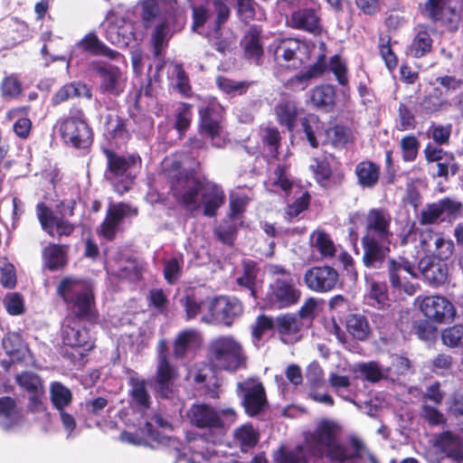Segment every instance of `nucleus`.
I'll list each match as a JSON object with an SVG mask.
<instances>
[{
	"label": "nucleus",
	"instance_id": "6ab92c4d",
	"mask_svg": "<svg viewBox=\"0 0 463 463\" xmlns=\"http://www.w3.org/2000/svg\"><path fill=\"white\" fill-rule=\"evenodd\" d=\"M391 215L382 209H372L366 216V234L363 239L379 240L390 243L392 232L390 231Z\"/></svg>",
	"mask_w": 463,
	"mask_h": 463
},
{
	"label": "nucleus",
	"instance_id": "bf43d9fd",
	"mask_svg": "<svg viewBox=\"0 0 463 463\" xmlns=\"http://www.w3.org/2000/svg\"><path fill=\"white\" fill-rule=\"evenodd\" d=\"M184 266L183 256H175L167 260L164 268V276L168 283H175L181 275Z\"/></svg>",
	"mask_w": 463,
	"mask_h": 463
},
{
	"label": "nucleus",
	"instance_id": "13d9d810",
	"mask_svg": "<svg viewBox=\"0 0 463 463\" xmlns=\"http://www.w3.org/2000/svg\"><path fill=\"white\" fill-rule=\"evenodd\" d=\"M437 203L445 219H456L462 212L463 204L456 198L445 197Z\"/></svg>",
	"mask_w": 463,
	"mask_h": 463
},
{
	"label": "nucleus",
	"instance_id": "f704fd0d",
	"mask_svg": "<svg viewBox=\"0 0 463 463\" xmlns=\"http://www.w3.org/2000/svg\"><path fill=\"white\" fill-rule=\"evenodd\" d=\"M106 38L112 44L126 47L132 40H136V35L133 33L131 24L124 22L120 26L109 24L106 29Z\"/></svg>",
	"mask_w": 463,
	"mask_h": 463
},
{
	"label": "nucleus",
	"instance_id": "58836bf2",
	"mask_svg": "<svg viewBox=\"0 0 463 463\" xmlns=\"http://www.w3.org/2000/svg\"><path fill=\"white\" fill-rule=\"evenodd\" d=\"M420 107L425 112L433 113L449 110L452 107V103L443 96L442 90L439 87H436L432 93L422 99Z\"/></svg>",
	"mask_w": 463,
	"mask_h": 463
},
{
	"label": "nucleus",
	"instance_id": "5701e85b",
	"mask_svg": "<svg viewBox=\"0 0 463 463\" xmlns=\"http://www.w3.org/2000/svg\"><path fill=\"white\" fill-rule=\"evenodd\" d=\"M36 213L42 228L51 236H69L74 230L68 221L54 216L43 203L37 204Z\"/></svg>",
	"mask_w": 463,
	"mask_h": 463
},
{
	"label": "nucleus",
	"instance_id": "2eb2a0df",
	"mask_svg": "<svg viewBox=\"0 0 463 463\" xmlns=\"http://www.w3.org/2000/svg\"><path fill=\"white\" fill-rule=\"evenodd\" d=\"M307 55V47L305 43L294 38L280 40L274 48V58L280 65L298 68Z\"/></svg>",
	"mask_w": 463,
	"mask_h": 463
},
{
	"label": "nucleus",
	"instance_id": "f03ea898",
	"mask_svg": "<svg viewBox=\"0 0 463 463\" xmlns=\"http://www.w3.org/2000/svg\"><path fill=\"white\" fill-rule=\"evenodd\" d=\"M58 294L76 317H67L61 329L64 345L80 348L83 355L94 347V340L79 318H90L94 315V297L91 285L85 280L65 278L57 288Z\"/></svg>",
	"mask_w": 463,
	"mask_h": 463
},
{
	"label": "nucleus",
	"instance_id": "cd10ccee",
	"mask_svg": "<svg viewBox=\"0 0 463 463\" xmlns=\"http://www.w3.org/2000/svg\"><path fill=\"white\" fill-rule=\"evenodd\" d=\"M203 343V335L196 329H185L181 331L174 342V355L182 359L190 352L198 349Z\"/></svg>",
	"mask_w": 463,
	"mask_h": 463
},
{
	"label": "nucleus",
	"instance_id": "f257e3e1",
	"mask_svg": "<svg viewBox=\"0 0 463 463\" xmlns=\"http://www.w3.org/2000/svg\"><path fill=\"white\" fill-rule=\"evenodd\" d=\"M163 168L171 179V193L175 201L192 216L202 213L214 217L224 204L226 196L219 184L197 179L175 158L166 157Z\"/></svg>",
	"mask_w": 463,
	"mask_h": 463
},
{
	"label": "nucleus",
	"instance_id": "49530a36",
	"mask_svg": "<svg viewBox=\"0 0 463 463\" xmlns=\"http://www.w3.org/2000/svg\"><path fill=\"white\" fill-rule=\"evenodd\" d=\"M259 440V434L251 425L245 424L234 431V442L242 451L253 448Z\"/></svg>",
	"mask_w": 463,
	"mask_h": 463
},
{
	"label": "nucleus",
	"instance_id": "4c0bfd02",
	"mask_svg": "<svg viewBox=\"0 0 463 463\" xmlns=\"http://www.w3.org/2000/svg\"><path fill=\"white\" fill-rule=\"evenodd\" d=\"M275 113L280 125L292 130L295 127L298 117V110L295 101L283 99L275 107Z\"/></svg>",
	"mask_w": 463,
	"mask_h": 463
},
{
	"label": "nucleus",
	"instance_id": "0e129e2a",
	"mask_svg": "<svg viewBox=\"0 0 463 463\" xmlns=\"http://www.w3.org/2000/svg\"><path fill=\"white\" fill-rule=\"evenodd\" d=\"M4 305L12 316H18L24 311V302L23 297L17 292H12L5 295L4 298Z\"/></svg>",
	"mask_w": 463,
	"mask_h": 463
},
{
	"label": "nucleus",
	"instance_id": "b1692460",
	"mask_svg": "<svg viewBox=\"0 0 463 463\" xmlns=\"http://www.w3.org/2000/svg\"><path fill=\"white\" fill-rule=\"evenodd\" d=\"M137 212L125 203L112 204L99 227V234L107 240H113L119 228L120 222L127 216L137 215Z\"/></svg>",
	"mask_w": 463,
	"mask_h": 463
},
{
	"label": "nucleus",
	"instance_id": "79ce46f5",
	"mask_svg": "<svg viewBox=\"0 0 463 463\" xmlns=\"http://www.w3.org/2000/svg\"><path fill=\"white\" fill-rule=\"evenodd\" d=\"M50 400L55 410H66L72 402V393L62 383L53 382L50 385Z\"/></svg>",
	"mask_w": 463,
	"mask_h": 463
},
{
	"label": "nucleus",
	"instance_id": "bb28decb",
	"mask_svg": "<svg viewBox=\"0 0 463 463\" xmlns=\"http://www.w3.org/2000/svg\"><path fill=\"white\" fill-rule=\"evenodd\" d=\"M210 300L211 298H203L194 291H185L184 295L179 299V303L185 314V319L190 321L199 318L201 321L203 314H206L208 311Z\"/></svg>",
	"mask_w": 463,
	"mask_h": 463
},
{
	"label": "nucleus",
	"instance_id": "c03bdc74",
	"mask_svg": "<svg viewBox=\"0 0 463 463\" xmlns=\"http://www.w3.org/2000/svg\"><path fill=\"white\" fill-rule=\"evenodd\" d=\"M346 328L350 335L357 340H365L370 334V326L366 317L359 314H351L346 318Z\"/></svg>",
	"mask_w": 463,
	"mask_h": 463
},
{
	"label": "nucleus",
	"instance_id": "680f3d73",
	"mask_svg": "<svg viewBox=\"0 0 463 463\" xmlns=\"http://www.w3.org/2000/svg\"><path fill=\"white\" fill-rule=\"evenodd\" d=\"M310 169L314 173L316 180L323 186H325L331 175V167L326 158H315L310 165Z\"/></svg>",
	"mask_w": 463,
	"mask_h": 463
},
{
	"label": "nucleus",
	"instance_id": "9d476101",
	"mask_svg": "<svg viewBox=\"0 0 463 463\" xmlns=\"http://www.w3.org/2000/svg\"><path fill=\"white\" fill-rule=\"evenodd\" d=\"M294 9L287 19V24L294 29L318 35L322 32L320 16L315 0H283Z\"/></svg>",
	"mask_w": 463,
	"mask_h": 463
},
{
	"label": "nucleus",
	"instance_id": "f3484780",
	"mask_svg": "<svg viewBox=\"0 0 463 463\" xmlns=\"http://www.w3.org/2000/svg\"><path fill=\"white\" fill-rule=\"evenodd\" d=\"M238 390L242 392V405L250 416L257 415L266 405L267 399L262 383L257 379H248L238 383Z\"/></svg>",
	"mask_w": 463,
	"mask_h": 463
},
{
	"label": "nucleus",
	"instance_id": "e2e57ef3",
	"mask_svg": "<svg viewBox=\"0 0 463 463\" xmlns=\"http://www.w3.org/2000/svg\"><path fill=\"white\" fill-rule=\"evenodd\" d=\"M321 71L317 68V66L311 67L309 70H307L305 72H300L291 78L288 84V86L295 90H305L309 83V80L311 78H313L315 75L319 74Z\"/></svg>",
	"mask_w": 463,
	"mask_h": 463
},
{
	"label": "nucleus",
	"instance_id": "c85d7f7f",
	"mask_svg": "<svg viewBox=\"0 0 463 463\" xmlns=\"http://www.w3.org/2000/svg\"><path fill=\"white\" fill-rule=\"evenodd\" d=\"M435 446L448 458L461 463L463 459V437L451 431L442 432L435 440Z\"/></svg>",
	"mask_w": 463,
	"mask_h": 463
},
{
	"label": "nucleus",
	"instance_id": "dca6fc26",
	"mask_svg": "<svg viewBox=\"0 0 463 463\" xmlns=\"http://www.w3.org/2000/svg\"><path fill=\"white\" fill-rule=\"evenodd\" d=\"M92 69L100 77L99 90L101 92L112 96L121 94L126 87L127 77L117 66L93 62Z\"/></svg>",
	"mask_w": 463,
	"mask_h": 463
},
{
	"label": "nucleus",
	"instance_id": "412c9836",
	"mask_svg": "<svg viewBox=\"0 0 463 463\" xmlns=\"http://www.w3.org/2000/svg\"><path fill=\"white\" fill-rule=\"evenodd\" d=\"M158 351L159 354L156 390L161 397L169 398L172 393L171 381L175 376V368L167 360L166 345L164 340L159 342Z\"/></svg>",
	"mask_w": 463,
	"mask_h": 463
},
{
	"label": "nucleus",
	"instance_id": "2f4dec72",
	"mask_svg": "<svg viewBox=\"0 0 463 463\" xmlns=\"http://www.w3.org/2000/svg\"><path fill=\"white\" fill-rule=\"evenodd\" d=\"M260 35L261 29L258 25H252L246 31L241 43L245 56L254 61H258L263 54V44Z\"/></svg>",
	"mask_w": 463,
	"mask_h": 463
},
{
	"label": "nucleus",
	"instance_id": "5fc2aeb1",
	"mask_svg": "<svg viewBox=\"0 0 463 463\" xmlns=\"http://www.w3.org/2000/svg\"><path fill=\"white\" fill-rule=\"evenodd\" d=\"M350 130L343 126H335L325 131L324 143L327 142L334 146H343L350 139Z\"/></svg>",
	"mask_w": 463,
	"mask_h": 463
},
{
	"label": "nucleus",
	"instance_id": "c9c22d12",
	"mask_svg": "<svg viewBox=\"0 0 463 463\" xmlns=\"http://www.w3.org/2000/svg\"><path fill=\"white\" fill-rule=\"evenodd\" d=\"M85 97L89 99H91L92 94L90 90L86 84L82 82H71L62 86L53 96L52 103L60 104L75 97Z\"/></svg>",
	"mask_w": 463,
	"mask_h": 463
},
{
	"label": "nucleus",
	"instance_id": "864d4df0",
	"mask_svg": "<svg viewBox=\"0 0 463 463\" xmlns=\"http://www.w3.org/2000/svg\"><path fill=\"white\" fill-rule=\"evenodd\" d=\"M216 84L222 92L236 96L244 94L251 83L249 81H235L220 76L216 79Z\"/></svg>",
	"mask_w": 463,
	"mask_h": 463
},
{
	"label": "nucleus",
	"instance_id": "37998d69",
	"mask_svg": "<svg viewBox=\"0 0 463 463\" xmlns=\"http://www.w3.org/2000/svg\"><path fill=\"white\" fill-rule=\"evenodd\" d=\"M311 246L325 258L335 256L336 247L328 234L322 231H315L310 235Z\"/></svg>",
	"mask_w": 463,
	"mask_h": 463
},
{
	"label": "nucleus",
	"instance_id": "3c124183",
	"mask_svg": "<svg viewBox=\"0 0 463 463\" xmlns=\"http://www.w3.org/2000/svg\"><path fill=\"white\" fill-rule=\"evenodd\" d=\"M311 101L317 108H328L335 102V90L330 85H322L313 90Z\"/></svg>",
	"mask_w": 463,
	"mask_h": 463
},
{
	"label": "nucleus",
	"instance_id": "69168bd1",
	"mask_svg": "<svg viewBox=\"0 0 463 463\" xmlns=\"http://www.w3.org/2000/svg\"><path fill=\"white\" fill-rule=\"evenodd\" d=\"M435 82L443 89L442 92L444 97L463 88V79L451 75L438 77Z\"/></svg>",
	"mask_w": 463,
	"mask_h": 463
},
{
	"label": "nucleus",
	"instance_id": "09e8293b",
	"mask_svg": "<svg viewBox=\"0 0 463 463\" xmlns=\"http://www.w3.org/2000/svg\"><path fill=\"white\" fill-rule=\"evenodd\" d=\"M442 238L441 234L428 229L421 232L420 235V247L427 256L435 258Z\"/></svg>",
	"mask_w": 463,
	"mask_h": 463
},
{
	"label": "nucleus",
	"instance_id": "0eeeda50",
	"mask_svg": "<svg viewBox=\"0 0 463 463\" xmlns=\"http://www.w3.org/2000/svg\"><path fill=\"white\" fill-rule=\"evenodd\" d=\"M266 188L278 194L288 196L291 193L300 194V196L286 209V217L290 221L307 209L310 196L307 192L301 193L299 186L291 179L285 166L279 165L265 182Z\"/></svg>",
	"mask_w": 463,
	"mask_h": 463
},
{
	"label": "nucleus",
	"instance_id": "ddd939ff",
	"mask_svg": "<svg viewBox=\"0 0 463 463\" xmlns=\"http://www.w3.org/2000/svg\"><path fill=\"white\" fill-rule=\"evenodd\" d=\"M206 440L200 438L189 440L188 447L184 451H177L176 462L185 463H232V458L219 455L213 446L203 447Z\"/></svg>",
	"mask_w": 463,
	"mask_h": 463
},
{
	"label": "nucleus",
	"instance_id": "6e6d98bb",
	"mask_svg": "<svg viewBox=\"0 0 463 463\" xmlns=\"http://www.w3.org/2000/svg\"><path fill=\"white\" fill-rule=\"evenodd\" d=\"M239 223L241 222L229 218L214 229V234L222 242L232 244L234 241Z\"/></svg>",
	"mask_w": 463,
	"mask_h": 463
},
{
	"label": "nucleus",
	"instance_id": "8fccbe9b",
	"mask_svg": "<svg viewBox=\"0 0 463 463\" xmlns=\"http://www.w3.org/2000/svg\"><path fill=\"white\" fill-rule=\"evenodd\" d=\"M43 254L45 265L49 269L53 270L61 268L66 262L65 252L61 246L50 245L44 249Z\"/></svg>",
	"mask_w": 463,
	"mask_h": 463
},
{
	"label": "nucleus",
	"instance_id": "ea45409f",
	"mask_svg": "<svg viewBox=\"0 0 463 463\" xmlns=\"http://www.w3.org/2000/svg\"><path fill=\"white\" fill-rule=\"evenodd\" d=\"M3 346L6 354L11 356L13 362H22L25 359L26 355H29V350L18 334L11 333L5 336Z\"/></svg>",
	"mask_w": 463,
	"mask_h": 463
},
{
	"label": "nucleus",
	"instance_id": "39448f33",
	"mask_svg": "<svg viewBox=\"0 0 463 463\" xmlns=\"http://www.w3.org/2000/svg\"><path fill=\"white\" fill-rule=\"evenodd\" d=\"M269 271L278 275V278L269 285L268 302L277 308H286L297 304L301 296L297 278L279 265H269Z\"/></svg>",
	"mask_w": 463,
	"mask_h": 463
},
{
	"label": "nucleus",
	"instance_id": "20e7f679",
	"mask_svg": "<svg viewBox=\"0 0 463 463\" xmlns=\"http://www.w3.org/2000/svg\"><path fill=\"white\" fill-rule=\"evenodd\" d=\"M187 415L193 425L213 431L207 438V442L213 445L221 439L224 430L232 425L237 418L235 411L232 408L216 411L212 406L203 403L193 405Z\"/></svg>",
	"mask_w": 463,
	"mask_h": 463
},
{
	"label": "nucleus",
	"instance_id": "774afa93",
	"mask_svg": "<svg viewBox=\"0 0 463 463\" xmlns=\"http://www.w3.org/2000/svg\"><path fill=\"white\" fill-rule=\"evenodd\" d=\"M443 343L450 347L463 345V326L456 325L442 332Z\"/></svg>",
	"mask_w": 463,
	"mask_h": 463
},
{
	"label": "nucleus",
	"instance_id": "a211bd4d",
	"mask_svg": "<svg viewBox=\"0 0 463 463\" xmlns=\"http://www.w3.org/2000/svg\"><path fill=\"white\" fill-rule=\"evenodd\" d=\"M304 280L309 289L324 293L331 291L336 287L339 275L336 269L330 266H317L306 271Z\"/></svg>",
	"mask_w": 463,
	"mask_h": 463
},
{
	"label": "nucleus",
	"instance_id": "aec40b11",
	"mask_svg": "<svg viewBox=\"0 0 463 463\" xmlns=\"http://www.w3.org/2000/svg\"><path fill=\"white\" fill-rule=\"evenodd\" d=\"M420 308L426 317L438 323H445L455 317L452 303L441 296H429L422 298Z\"/></svg>",
	"mask_w": 463,
	"mask_h": 463
},
{
	"label": "nucleus",
	"instance_id": "052dcab7",
	"mask_svg": "<svg viewBox=\"0 0 463 463\" xmlns=\"http://www.w3.org/2000/svg\"><path fill=\"white\" fill-rule=\"evenodd\" d=\"M437 202L427 204L420 212L419 222L422 225H430L444 221Z\"/></svg>",
	"mask_w": 463,
	"mask_h": 463
},
{
	"label": "nucleus",
	"instance_id": "393cba45",
	"mask_svg": "<svg viewBox=\"0 0 463 463\" xmlns=\"http://www.w3.org/2000/svg\"><path fill=\"white\" fill-rule=\"evenodd\" d=\"M301 327V319L296 315L285 314L274 318V331L284 344L289 345L298 341Z\"/></svg>",
	"mask_w": 463,
	"mask_h": 463
},
{
	"label": "nucleus",
	"instance_id": "f8f14e48",
	"mask_svg": "<svg viewBox=\"0 0 463 463\" xmlns=\"http://www.w3.org/2000/svg\"><path fill=\"white\" fill-rule=\"evenodd\" d=\"M60 133L65 143L75 147L84 148L91 143L92 134L80 110L71 112L60 122Z\"/></svg>",
	"mask_w": 463,
	"mask_h": 463
},
{
	"label": "nucleus",
	"instance_id": "7c9ffc66",
	"mask_svg": "<svg viewBox=\"0 0 463 463\" xmlns=\"http://www.w3.org/2000/svg\"><path fill=\"white\" fill-rule=\"evenodd\" d=\"M432 44L430 29L425 25H418L416 34L406 49V54L412 58H421L430 52Z\"/></svg>",
	"mask_w": 463,
	"mask_h": 463
},
{
	"label": "nucleus",
	"instance_id": "a18cd8bd",
	"mask_svg": "<svg viewBox=\"0 0 463 463\" xmlns=\"http://www.w3.org/2000/svg\"><path fill=\"white\" fill-rule=\"evenodd\" d=\"M194 381L204 385L209 397L217 398L219 396V380L211 368L204 367L199 370L194 375Z\"/></svg>",
	"mask_w": 463,
	"mask_h": 463
},
{
	"label": "nucleus",
	"instance_id": "4d7b16f0",
	"mask_svg": "<svg viewBox=\"0 0 463 463\" xmlns=\"http://www.w3.org/2000/svg\"><path fill=\"white\" fill-rule=\"evenodd\" d=\"M260 136L263 146L267 150V156L275 157L280 141L279 130L275 128H266L261 130Z\"/></svg>",
	"mask_w": 463,
	"mask_h": 463
},
{
	"label": "nucleus",
	"instance_id": "338daca9",
	"mask_svg": "<svg viewBox=\"0 0 463 463\" xmlns=\"http://www.w3.org/2000/svg\"><path fill=\"white\" fill-rule=\"evenodd\" d=\"M438 22H440L442 25L451 32L457 31L461 23V14L449 5L444 13L441 14V17L438 19Z\"/></svg>",
	"mask_w": 463,
	"mask_h": 463
},
{
	"label": "nucleus",
	"instance_id": "a878e982",
	"mask_svg": "<svg viewBox=\"0 0 463 463\" xmlns=\"http://www.w3.org/2000/svg\"><path fill=\"white\" fill-rule=\"evenodd\" d=\"M418 270L425 280L432 286L442 285L448 279V265L440 262V260H435L430 256L420 259L418 264Z\"/></svg>",
	"mask_w": 463,
	"mask_h": 463
},
{
	"label": "nucleus",
	"instance_id": "de8ad7c7",
	"mask_svg": "<svg viewBox=\"0 0 463 463\" xmlns=\"http://www.w3.org/2000/svg\"><path fill=\"white\" fill-rule=\"evenodd\" d=\"M450 0H425L419 5L420 14L432 22H438L449 5Z\"/></svg>",
	"mask_w": 463,
	"mask_h": 463
},
{
	"label": "nucleus",
	"instance_id": "e433bc0d",
	"mask_svg": "<svg viewBox=\"0 0 463 463\" xmlns=\"http://www.w3.org/2000/svg\"><path fill=\"white\" fill-rule=\"evenodd\" d=\"M368 290L365 299L368 305L376 308H384L389 304L387 287L383 282H377L373 279L367 281Z\"/></svg>",
	"mask_w": 463,
	"mask_h": 463
},
{
	"label": "nucleus",
	"instance_id": "1a4fd4ad",
	"mask_svg": "<svg viewBox=\"0 0 463 463\" xmlns=\"http://www.w3.org/2000/svg\"><path fill=\"white\" fill-rule=\"evenodd\" d=\"M105 153L108 159L106 178L113 185L115 191L122 194L129 190L134 178L133 168L140 158L134 155L125 157L109 150H106Z\"/></svg>",
	"mask_w": 463,
	"mask_h": 463
},
{
	"label": "nucleus",
	"instance_id": "72a5a7b5",
	"mask_svg": "<svg viewBox=\"0 0 463 463\" xmlns=\"http://www.w3.org/2000/svg\"><path fill=\"white\" fill-rule=\"evenodd\" d=\"M303 131L312 147H317L324 143L325 126L319 118L314 114H308L302 119Z\"/></svg>",
	"mask_w": 463,
	"mask_h": 463
},
{
	"label": "nucleus",
	"instance_id": "473e14b6",
	"mask_svg": "<svg viewBox=\"0 0 463 463\" xmlns=\"http://www.w3.org/2000/svg\"><path fill=\"white\" fill-rule=\"evenodd\" d=\"M22 422L15 401L11 397L0 398V426L5 430L18 427Z\"/></svg>",
	"mask_w": 463,
	"mask_h": 463
},
{
	"label": "nucleus",
	"instance_id": "9b49d317",
	"mask_svg": "<svg viewBox=\"0 0 463 463\" xmlns=\"http://www.w3.org/2000/svg\"><path fill=\"white\" fill-rule=\"evenodd\" d=\"M241 313L242 306L237 298L221 296L211 298L208 304V311L203 314L201 322L208 325L220 324L230 326Z\"/></svg>",
	"mask_w": 463,
	"mask_h": 463
},
{
	"label": "nucleus",
	"instance_id": "4468645a",
	"mask_svg": "<svg viewBox=\"0 0 463 463\" xmlns=\"http://www.w3.org/2000/svg\"><path fill=\"white\" fill-rule=\"evenodd\" d=\"M388 270L392 288L403 290L408 295L416 293L417 286L410 282V279L417 277L413 264L403 258L392 259L388 261Z\"/></svg>",
	"mask_w": 463,
	"mask_h": 463
},
{
	"label": "nucleus",
	"instance_id": "a19ab883",
	"mask_svg": "<svg viewBox=\"0 0 463 463\" xmlns=\"http://www.w3.org/2000/svg\"><path fill=\"white\" fill-rule=\"evenodd\" d=\"M355 174L363 187H373L379 179L380 168L373 162L364 161L356 165Z\"/></svg>",
	"mask_w": 463,
	"mask_h": 463
},
{
	"label": "nucleus",
	"instance_id": "c756f323",
	"mask_svg": "<svg viewBox=\"0 0 463 463\" xmlns=\"http://www.w3.org/2000/svg\"><path fill=\"white\" fill-rule=\"evenodd\" d=\"M364 256L363 261L367 268L379 269L389 252V244L383 243L379 240L363 239Z\"/></svg>",
	"mask_w": 463,
	"mask_h": 463
},
{
	"label": "nucleus",
	"instance_id": "423d86ee",
	"mask_svg": "<svg viewBox=\"0 0 463 463\" xmlns=\"http://www.w3.org/2000/svg\"><path fill=\"white\" fill-rule=\"evenodd\" d=\"M141 20L146 29L154 27L151 41L154 54L158 57L167 46L173 32L170 28V16L163 14L159 4L156 0H143L140 2Z\"/></svg>",
	"mask_w": 463,
	"mask_h": 463
},
{
	"label": "nucleus",
	"instance_id": "4be33fe9",
	"mask_svg": "<svg viewBox=\"0 0 463 463\" xmlns=\"http://www.w3.org/2000/svg\"><path fill=\"white\" fill-rule=\"evenodd\" d=\"M85 52L103 55L111 60H118L121 57L119 52L104 45L94 33H88L71 50L67 68L71 61L77 57L84 55Z\"/></svg>",
	"mask_w": 463,
	"mask_h": 463
},
{
	"label": "nucleus",
	"instance_id": "6e6552de",
	"mask_svg": "<svg viewBox=\"0 0 463 463\" xmlns=\"http://www.w3.org/2000/svg\"><path fill=\"white\" fill-rule=\"evenodd\" d=\"M222 112L223 108L214 98H208L199 108L201 132L215 147H223L227 142V135L221 124Z\"/></svg>",
	"mask_w": 463,
	"mask_h": 463
},
{
	"label": "nucleus",
	"instance_id": "7ed1b4c3",
	"mask_svg": "<svg viewBox=\"0 0 463 463\" xmlns=\"http://www.w3.org/2000/svg\"><path fill=\"white\" fill-rule=\"evenodd\" d=\"M207 359L211 367L233 373L245 366L247 356L237 338L221 335L209 341Z\"/></svg>",
	"mask_w": 463,
	"mask_h": 463
},
{
	"label": "nucleus",
	"instance_id": "603ef678",
	"mask_svg": "<svg viewBox=\"0 0 463 463\" xmlns=\"http://www.w3.org/2000/svg\"><path fill=\"white\" fill-rule=\"evenodd\" d=\"M16 382L26 394L44 390L42 379L32 372H24L17 374Z\"/></svg>",
	"mask_w": 463,
	"mask_h": 463
}]
</instances>
